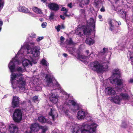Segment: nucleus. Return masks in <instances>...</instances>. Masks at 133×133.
Masks as SVG:
<instances>
[{"label": "nucleus", "instance_id": "f257e3e1", "mask_svg": "<svg viewBox=\"0 0 133 133\" xmlns=\"http://www.w3.org/2000/svg\"><path fill=\"white\" fill-rule=\"evenodd\" d=\"M11 77V82L13 88H15L16 85L17 86L20 91L23 92L25 89L26 85V81L24 80L22 74H21L12 73Z\"/></svg>", "mask_w": 133, "mask_h": 133}, {"label": "nucleus", "instance_id": "f03ea898", "mask_svg": "<svg viewBox=\"0 0 133 133\" xmlns=\"http://www.w3.org/2000/svg\"><path fill=\"white\" fill-rule=\"evenodd\" d=\"M112 75L110 79V83L115 84L118 86V91H123L126 88L125 81L120 77V72L118 69H114L112 71Z\"/></svg>", "mask_w": 133, "mask_h": 133}, {"label": "nucleus", "instance_id": "7ed1b4c3", "mask_svg": "<svg viewBox=\"0 0 133 133\" xmlns=\"http://www.w3.org/2000/svg\"><path fill=\"white\" fill-rule=\"evenodd\" d=\"M109 63L108 61H95L91 63L89 66L92 70L100 72L105 71L108 69Z\"/></svg>", "mask_w": 133, "mask_h": 133}, {"label": "nucleus", "instance_id": "20e7f679", "mask_svg": "<svg viewBox=\"0 0 133 133\" xmlns=\"http://www.w3.org/2000/svg\"><path fill=\"white\" fill-rule=\"evenodd\" d=\"M96 20L91 18L86 22V25L84 26V35L85 36L89 37L95 34Z\"/></svg>", "mask_w": 133, "mask_h": 133}, {"label": "nucleus", "instance_id": "39448f33", "mask_svg": "<svg viewBox=\"0 0 133 133\" xmlns=\"http://www.w3.org/2000/svg\"><path fill=\"white\" fill-rule=\"evenodd\" d=\"M12 118L16 123H18L22 120V113L20 109H15L12 115Z\"/></svg>", "mask_w": 133, "mask_h": 133}, {"label": "nucleus", "instance_id": "423d86ee", "mask_svg": "<svg viewBox=\"0 0 133 133\" xmlns=\"http://www.w3.org/2000/svg\"><path fill=\"white\" fill-rule=\"evenodd\" d=\"M97 126L95 123L84 125V133H91L95 132Z\"/></svg>", "mask_w": 133, "mask_h": 133}, {"label": "nucleus", "instance_id": "0eeeda50", "mask_svg": "<svg viewBox=\"0 0 133 133\" xmlns=\"http://www.w3.org/2000/svg\"><path fill=\"white\" fill-rule=\"evenodd\" d=\"M109 24L110 25V29L114 33L117 32V31H116L115 28L117 25V22L114 19H110L109 22Z\"/></svg>", "mask_w": 133, "mask_h": 133}, {"label": "nucleus", "instance_id": "6e6552de", "mask_svg": "<svg viewBox=\"0 0 133 133\" xmlns=\"http://www.w3.org/2000/svg\"><path fill=\"white\" fill-rule=\"evenodd\" d=\"M104 91L107 95L115 96L116 94L114 88L110 87L106 88L104 89Z\"/></svg>", "mask_w": 133, "mask_h": 133}, {"label": "nucleus", "instance_id": "1a4fd4ad", "mask_svg": "<svg viewBox=\"0 0 133 133\" xmlns=\"http://www.w3.org/2000/svg\"><path fill=\"white\" fill-rule=\"evenodd\" d=\"M114 96L110 98V100L112 102L116 104H119L122 100V99L119 95L116 94Z\"/></svg>", "mask_w": 133, "mask_h": 133}, {"label": "nucleus", "instance_id": "9d476101", "mask_svg": "<svg viewBox=\"0 0 133 133\" xmlns=\"http://www.w3.org/2000/svg\"><path fill=\"white\" fill-rule=\"evenodd\" d=\"M83 127V125L80 127L77 125L73 126L71 129L72 133H78L79 132L83 133V129L82 128Z\"/></svg>", "mask_w": 133, "mask_h": 133}, {"label": "nucleus", "instance_id": "9b49d317", "mask_svg": "<svg viewBox=\"0 0 133 133\" xmlns=\"http://www.w3.org/2000/svg\"><path fill=\"white\" fill-rule=\"evenodd\" d=\"M20 100L18 97L16 96H13L12 102V105L14 108L19 106Z\"/></svg>", "mask_w": 133, "mask_h": 133}, {"label": "nucleus", "instance_id": "f8f14e48", "mask_svg": "<svg viewBox=\"0 0 133 133\" xmlns=\"http://www.w3.org/2000/svg\"><path fill=\"white\" fill-rule=\"evenodd\" d=\"M48 6L51 10L57 11L59 9L58 5L55 3H51L48 4Z\"/></svg>", "mask_w": 133, "mask_h": 133}, {"label": "nucleus", "instance_id": "ddd939ff", "mask_svg": "<svg viewBox=\"0 0 133 133\" xmlns=\"http://www.w3.org/2000/svg\"><path fill=\"white\" fill-rule=\"evenodd\" d=\"M18 9L20 12H24L25 13H29V15L32 16V14L30 12L28 9L25 6H21L18 7Z\"/></svg>", "mask_w": 133, "mask_h": 133}, {"label": "nucleus", "instance_id": "4468645a", "mask_svg": "<svg viewBox=\"0 0 133 133\" xmlns=\"http://www.w3.org/2000/svg\"><path fill=\"white\" fill-rule=\"evenodd\" d=\"M40 125L39 124L35 123L31 125L30 128L31 131L34 132H36L39 130V127Z\"/></svg>", "mask_w": 133, "mask_h": 133}, {"label": "nucleus", "instance_id": "2eb2a0df", "mask_svg": "<svg viewBox=\"0 0 133 133\" xmlns=\"http://www.w3.org/2000/svg\"><path fill=\"white\" fill-rule=\"evenodd\" d=\"M10 132L12 133H17L18 128L14 124H11L9 126Z\"/></svg>", "mask_w": 133, "mask_h": 133}, {"label": "nucleus", "instance_id": "dca6fc26", "mask_svg": "<svg viewBox=\"0 0 133 133\" xmlns=\"http://www.w3.org/2000/svg\"><path fill=\"white\" fill-rule=\"evenodd\" d=\"M50 110L49 113V115L52 117V119L54 121L55 115L57 114V111L54 109L50 108Z\"/></svg>", "mask_w": 133, "mask_h": 133}, {"label": "nucleus", "instance_id": "f3484780", "mask_svg": "<svg viewBox=\"0 0 133 133\" xmlns=\"http://www.w3.org/2000/svg\"><path fill=\"white\" fill-rule=\"evenodd\" d=\"M107 53H108L109 55L111 54V52L109 51L108 48H103L102 51L99 53V56H102L103 55L105 56L107 55Z\"/></svg>", "mask_w": 133, "mask_h": 133}, {"label": "nucleus", "instance_id": "a211bd4d", "mask_svg": "<svg viewBox=\"0 0 133 133\" xmlns=\"http://www.w3.org/2000/svg\"><path fill=\"white\" fill-rule=\"evenodd\" d=\"M45 78V82L48 86L49 84L53 83L52 78L50 75L47 74Z\"/></svg>", "mask_w": 133, "mask_h": 133}, {"label": "nucleus", "instance_id": "6ab92c4d", "mask_svg": "<svg viewBox=\"0 0 133 133\" xmlns=\"http://www.w3.org/2000/svg\"><path fill=\"white\" fill-rule=\"evenodd\" d=\"M31 51V54L33 55V56L36 57L39 55V51L36 48H33L32 49Z\"/></svg>", "mask_w": 133, "mask_h": 133}, {"label": "nucleus", "instance_id": "aec40b11", "mask_svg": "<svg viewBox=\"0 0 133 133\" xmlns=\"http://www.w3.org/2000/svg\"><path fill=\"white\" fill-rule=\"evenodd\" d=\"M85 42L87 44L91 45L94 43L95 41L91 38L88 37L86 38Z\"/></svg>", "mask_w": 133, "mask_h": 133}, {"label": "nucleus", "instance_id": "412c9836", "mask_svg": "<svg viewBox=\"0 0 133 133\" xmlns=\"http://www.w3.org/2000/svg\"><path fill=\"white\" fill-rule=\"evenodd\" d=\"M9 67L11 71L13 72L14 71L15 68V64L12 61L10 62L9 64Z\"/></svg>", "mask_w": 133, "mask_h": 133}, {"label": "nucleus", "instance_id": "4be33fe9", "mask_svg": "<svg viewBox=\"0 0 133 133\" xmlns=\"http://www.w3.org/2000/svg\"><path fill=\"white\" fill-rule=\"evenodd\" d=\"M50 101L54 103H56L58 101V98L55 94H52L50 98Z\"/></svg>", "mask_w": 133, "mask_h": 133}, {"label": "nucleus", "instance_id": "5701e85b", "mask_svg": "<svg viewBox=\"0 0 133 133\" xmlns=\"http://www.w3.org/2000/svg\"><path fill=\"white\" fill-rule=\"evenodd\" d=\"M120 96L122 99L124 100H127L129 98V96L126 92L121 93L120 94Z\"/></svg>", "mask_w": 133, "mask_h": 133}, {"label": "nucleus", "instance_id": "b1692460", "mask_svg": "<svg viewBox=\"0 0 133 133\" xmlns=\"http://www.w3.org/2000/svg\"><path fill=\"white\" fill-rule=\"evenodd\" d=\"M68 103L74 106H76L77 107V110H79L80 109L79 105L74 100H69Z\"/></svg>", "mask_w": 133, "mask_h": 133}, {"label": "nucleus", "instance_id": "393cba45", "mask_svg": "<svg viewBox=\"0 0 133 133\" xmlns=\"http://www.w3.org/2000/svg\"><path fill=\"white\" fill-rule=\"evenodd\" d=\"M127 57L129 59L132 61L131 63L133 62V51H131L130 50H129Z\"/></svg>", "mask_w": 133, "mask_h": 133}, {"label": "nucleus", "instance_id": "a878e982", "mask_svg": "<svg viewBox=\"0 0 133 133\" xmlns=\"http://www.w3.org/2000/svg\"><path fill=\"white\" fill-rule=\"evenodd\" d=\"M91 117L87 111H84V119H86L88 121L90 120Z\"/></svg>", "mask_w": 133, "mask_h": 133}, {"label": "nucleus", "instance_id": "bb28decb", "mask_svg": "<svg viewBox=\"0 0 133 133\" xmlns=\"http://www.w3.org/2000/svg\"><path fill=\"white\" fill-rule=\"evenodd\" d=\"M79 50H78L77 51V55L76 56L77 58L80 61L83 62V56L81 54V52Z\"/></svg>", "mask_w": 133, "mask_h": 133}, {"label": "nucleus", "instance_id": "cd10ccee", "mask_svg": "<svg viewBox=\"0 0 133 133\" xmlns=\"http://www.w3.org/2000/svg\"><path fill=\"white\" fill-rule=\"evenodd\" d=\"M83 26H82L81 28L79 27L75 31V32L79 36H81L82 35H83L82 34H81V30H82V31H83Z\"/></svg>", "mask_w": 133, "mask_h": 133}, {"label": "nucleus", "instance_id": "c85d7f7f", "mask_svg": "<svg viewBox=\"0 0 133 133\" xmlns=\"http://www.w3.org/2000/svg\"><path fill=\"white\" fill-rule=\"evenodd\" d=\"M77 118L79 119H81L83 118V111H79L77 113Z\"/></svg>", "mask_w": 133, "mask_h": 133}, {"label": "nucleus", "instance_id": "c756f323", "mask_svg": "<svg viewBox=\"0 0 133 133\" xmlns=\"http://www.w3.org/2000/svg\"><path fill=\"white\" fill-rule=\"evenodd\" d=\"M33 11L37 14H41L42 13V11L41 10L36 7H34L33 8Z\"/></svg>", "mask_w": 133, "mask_h": 133}, {"label": "nucleus", "instance_id": "7c9ffc66", "mask_svg": "<svg viewBox=\"0 0 133 133\" xmlns=\"http://www.w3.org/2000/svg\"><path fill=\"white\" fill-rule=\"evenodd\" d=\"M38 120L39 122L42 123H45L46 122V119L43 116L39 117L38 118Z\"/></svg>", "mask_w": 133, "mask_h": 133}, {"label": "nucleus", "instance_id": "2f4dec72", "mask_svg": "<svg viewBox=\"0 0 133 133\" xmlns=\"http://www.w3.org/2000/svg\"><path fill=\"white\" fill-rule=\"evenodd\" d=\"M119 13L120 14V16L121 17L123 18H125L126 16V12L125 11L123 10H121L119 11Z\"/></svg>", "mask_w": 133, "mask_h": 133}, {"label": "nucleus", "instance_id": "473e14b6", "mask_svg": "<svg viewBox=\"0 0 133 133\" xmlns=\"http://www.w3.org/2000/svg\"><path fill=\"white\" fill-rule=\"evenodd\" d=\"M61 11H65L63 13V15H64L66 17H69V15H67V13L68 11V10L67 9H66L65 7H62L61 9Z\"/></svg>", "mask_w": 133, "mask_h": 133}, {"label": "nucleus", "instance_id": "72a5a7b5", "mask_svg": "<svg viewBox=\"0 0 133 133\" xmlns=\"http://www.w3.org/2000/svg\"><path fill=\"white\" fill-rule=\"evenodd\" d=\"M32 63L29 60L26 59L23 62V64L24 66H27L29 64H31Z\"/></svg>", "mask_w": 133, "mask_h": 133}, {"label": "nucleus", "instance_id": "f704fd0d", "mask_svg": "<svg viewBox=\"0 0 133 133\" xmlns=\"http://www.w3.org/2000/svg\"><path fill=\"white\" fill-rule=\"evenodd\" d=\"M39 129H41L42 130L41 133L45 132L48 130L47 127L46 126H43L42 125L40 126Z\"/></svg>", "mask_w": 133, "mask_h": 133}, {"label": "nucleus", "instance_id": "c9c22d12", "mask_svg": "<svg viewBox=\"0 0 133 133\" xmlns=\"http://www.w3.org/2000/svg\"><path fill=\"white\" fill-rule=\"evenodd\" d=\"M32 101L34 102L35 103H36V102H39V101L38 96H34L32 98Z\"/></svg>", "mask_w": 133, "mask_h": 133}, {"label": "nucleus", "instance_id": "e433bc0d", "mask_svg": "<svg viewBox=\"0 0 133 133\" xmlns=\"http://www.w3.org/2000/svg\"><path fill=\"white\" fill-rule=\"evenodd\" d=\"M41 63L43 65L46 66H48V63L47 64V62L46 60L44 59H43L41 61Z\"/></svg>", "mask_w": 133, "mask_h": 133}, {"label": "nucleus", "instance_id": "4c0bfd02", "mask_svg": "<svg viewBox=\"0 0 133 133\" xmlns=\"http://www.w3.org/2000/svg\"><path fill=\"white\" fill-rule=\"evenodd\" d=\"M67 44L68 45H74V43L73 42L72 39L70 38L69 40L67 42Z\"/></svg>", "mask_w": 133, "mask_h": 133}, {"label": "nucleus", "instance_id": "58836bf2", "mask_svg": "<svg viewBox=\"0 0 133 133\" xmlns=\"http://www.w3.org/2000/svg\"><path fill=\"white\" fill-rule=\"evenodd\" d=\"M54 14L53 12H51L49 17V19L50 20H53L54 18Z\"/></svg>", "mask_w": 133, "mask_h": 133}, {"label": "nucleus", "instance_id": "ea45409f", "mask_svg": "<svg viewBox=\"0 0 133 133\" xmlns=\"http://www.w3.org/2000/svg\"><path fill=\"white\" fill-rule=\"evenodd\" d=\"M61 28V25H58V26H55V28L56 29L57 32H59L60 30V28Z\"/></svg>", "mask_w": 133, "mask_h": 133}, {"label": "nucleus", "instance_id": "a19ab883", "mask_svg": "<svg viewBox=\"0 0 133 133\" xmlns=\"http://www.w3.org/2000/svg\"><path fill=\"white\" fill-rule=\"evenodd\" d=\"M16 70L18 72H22V69L21 67H19L17 68Z\"/></svg>", "mask_w": 133, "mask_h": 133}, {"label": "nucleus", "instance_id": "79ce46f5", "mask_svg": "<svg viewBox=\"0 0 133 133\" xmlns=\"http://www.w3.org/2000/svg\"><path fill=\"white\" fill-rule=\"evenodd\" d=\"M36 35L34 33H32L30 36V37L33 38H35L36 37Z\"/></svg>", "mask_w": 133, "mask_h": 133}, {"label": "nucleus", "instance_id": "37998d69", "mask_svg": "<svg viewBox=\"0 0 133 133\" xmlns=\"http://www.w3.org/2000/svg\"><path fill=\"white\" fill-rule=\"evenodd\" d=\"M46 26V22H44L42 24V26L43 28H45Z\"/></svg>", "mask_w": 133, "mask_h": 133}, {"label": "nucleus", "instance_id": "c03bdc74", "mask_svg": "<svg viewBox=\"0 0 133 133\" xmlns=\"http://www.w3.org/2000/svg\"><path fill=\"white\" fill-rule=\"evenodd\" d=\"M43 38V37H39L37 39V41H39Z\"/></svg>", "mask_w": 133, "mask_h": 133}, {"label": "nucleus", "instance_id": "a18cd8bd", "mask_svg": "<svg viewBox=\"0 0 133 133\" xmlns=\"http://www.w3.org/2000/svg\"><path fill=\"white\" fill-rule=\"evenodd\" d=\"M121 127L123 128H126V125L125 123H123L121 125Z\"/></svg>", "mask_w": 133, "mask_h": 133}, {"label": "nucleus", "instance_id": "49530a36", "mask_svg": "<svg viewBox=\"0 0 133 133\" xmlns=\"http://www.w3.org/2000/svg\"><path fill=\"white\" fill-rule=\"evenodd\" d=\"M68 6L70 8H72V3H71L69 4H68Z\"/></svg>", "mask_w": 133, "mask_h": 133}, {"label": "nucleus", "instance_id": "de8ad7c7", "mask_svg": "<svg viewBox=\"0 0 133 133\" xmlns=\"http://www.w3.org/2000/svg\"><path fill=\"white\" fill-rule=\"evenodd\" d=\"M4 2H0V8L2 7V9L3 6Z\"/></svg>", "mask_w": 133, "mask_h": 133}, {"label": "nucleus", "instance_id": "09e8293b", "mask_svg": "<svg viewBox=\"0 0 133 133\" xmlns=\"http://www.w3.org/2000/svg\"><path fill=\"white\" fill-rule=\"evenodd\" d=\"M64 38L62 36H61L60 37V41H63L64 40Z\"/></svg>", "mask_w": 133, "mask_h": 133}, {"label": "nucleus", "instance_id": "8fccbe9b", "mask_svg": "<svg viewBox=\"0 0 133 133\" xmlns=\"http://www.w3.org/2000/svg\"><path fill=\"white\" fill-rule=\"evenodd\" d=\"M90 57H91L92 58H94L95 57V56L93 53H91L90 55Z\"/></svg>", "mask_w": 133, "mask_h": 133}, {"label": "nucleus", "instance_id": "3c124183", "mask_svg": "<svg viewBox=\"0 0 133 133\" xmlns=\"http://www.w3.org/2000/svg\"><path fill=\"white\" fill-rule=\"evenodd\" d=\"M84 2L86 5H87L89 3V0H84Z\"/></svg>", "mask_w": 133, "mask_h": 133}, {"label": "nucleus", "instance_id": "603ef678", "mask_svg": "<svg viewBox=\"0 0 133 133\" xmlns=\"http://www.w3.org/2000/svg\"><path fill=\"white\" fill-rule=\"evenodd\" d=\"M60 17L61 19L63 20H64L65 19V17H64V15H60Z\"/></svg>", "mask_w": 133, "mask_h": 133}, {"label": "nucleus", "instance_id": "864d4df0", "mask_svg": "<svg viewBox=\"0 0 133 133\" xmlns=\"http://www.w3.org/2000/svg\"><path fill=\"white\" fill-rule=\"evenodd\" d=\"M3 24V21L0 19V27H2Z\"/></svg>", "mask_w": 133, "mask_h": 133}, {"label": "nucleus", "instance_id": "5fc2aeb1", "mask_svg": "<svg viewBox=\"0 0 133 133\" xmlns=\"http://www.w3.org/2000/svg\"><path fill=\"white\" fill-rule=\"evenodd\" d=\"M100 11L101 12H104L105 11V10L104 8L103 7L101 9Z\"/></svg>", "mask_w": 133, "mask_h": 133}, {"label": "nucleus", "instance_id": "6e6d98bb", "mask_svg": "<svg viewBox=\"0 0 133 133\" xmlns=\"http://www.w3.org/2000/svg\"><path fill=\"white\" fill-rule=\"evenodd\" d=\"M63 55L65 57H67L68 56L67 54L64 53L63 54Z\"/></svg>", "mask_w": 133, "mask_h": 133}, {"label": "nucleus", "instance_id": "4d7b16f0", "mask_svg": "<svg viewBox=\"0 0 133 133\" xmlns=\"http://www.w3.org/2000/svg\"><path fill=\"white\" fill-rule=\"evenodd\" d=\"M115 3L116 4H118L119 2V0H114Z\"/></svg>", "mask_w": 133, "mask_h": 133}, {"label": "nucleus", "instance_id": "13d9d810", "mask_svg": "<svg viewBox=\"0 0 133 133\" xmlns=\"http://www.w3.org/2000/svg\"><path fill=\"white\" fill-rule=\"evenodd\" d=\"M55 85L57 87L60 86V84L58 83V82H56Z\"/></svg>", "mask_w": 133, "mask_h": 133}, {"label": "nucleus", "instance_id": "bf43d9fd", "mask_svg": "<svg viewBox=\"0 0 133 133\" xmlns=\"http://www.w3.org/2000/svg\"><path fill=\"white\" fill-rule=\"evenodd\" d=\"M129 82L130 83H133V79H131L129 81Z\"/></svg>", "mask_w": 133, "mask_h": 133}, {"label": "nucleus", "instance_id": "052dcab7", "mask_svg": "<svg viewBox=\"0 0 133 133\" xmlns=\"http://www.w3.org/2000/svg\"><path fill=\"white\" fill-rule=\"evenodd\" d=\"M61 29H64L65 28V27L63 24H62L61 26Z\"/></svg>", "mask_w": 133, "mask_h": 133}, {"label": "nucleus", "instance_id": "680f3d73", "mask_svg": "<svg viewBox=\"0 0 133 133\" xmlns=\"http://www.w3.org/2000/svg\"><path fill=\"white\" fill-rule=\"evenodd\" d=\"M83 4L82 3H80L79 4V6L81 8H83Z\"/></svg>", "mask_w": 133, "mask_h": 133}, {"label": "nucleus", "instance_id": "e2e57ef3", "mask_svg": "<svg viewBox=\"0 0 133 133\" xmlns=\"http://www.w3.org/2000/svg\"><path fill=\"white\" fill-rule=\"evenodd\" d=\"M69 111V110L68 109L66 110V111L64 110V112L65 113V114H66L67 115H68V111Z\"/></svg>", "mask_w": 133, "mask_h": 133}, {"label": "nucleus", "instance_id": "0e129e2a", "mask_svg": "<svg viewBox=\"0 0 133 133\" xmlns=\"http://www.w3.org/2000/svg\"><path fill=\"white\" fill-rule=\"evenodd\" d=\"M89 50H87L85 52L87 55H88L89 53Z\"/></svg>", "mask_w": 133, "mask_h": 133}, {"label": "nucleus", "instance_id": "69168bd1", "mask_svg": "<svg viewBox=\"0 0 133 133\" xmlns=\"http://www.w3.org/2000/svg\"><path fill=\"white\" fill-rule=\"evenodd\" d=\"M94 2L96 4V5L98 4V2L96 0H94Z\"/></svg>", "mask_w": 133, "mask_h": 133}, {"label": "nucleus", "instance_id": "338daca9", "mask_svg": "<svg viewBox=\"0 0 133 133\" xmlns=\"http://www.w3.org/2000/svg\"><path fill=\"white\" fill-rule=\"evenodd\" d=\"M63 41H60L61 43H60V45H62L63 44Z\"/></svg>", "mask_w": 133, "mask_h": 133}, {"label": "nucleus", "instance_id": "774afa93", "mask_svg": "<svg viewBox=\"0 0 133 133\" xmlns=\"http://www.w3.org/2000/svg\"><path fill=\"white\" fill-rule=\"evenodd\" d=\"M47 0H41V1L44 3L45 2H46Z\"/></svg>", "mask_w": 133, "mask_h": 133}]
</instances>
